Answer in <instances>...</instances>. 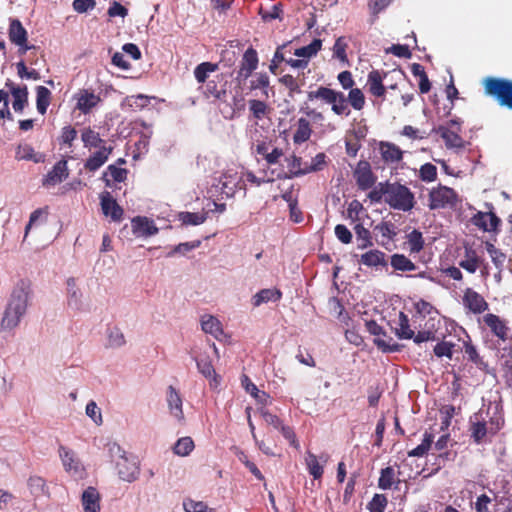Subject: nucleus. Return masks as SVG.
Wrapping results in <instances>:
<instances>
[{
  "mask_svg": "<svg viewBox=\"0 0 512 512\" xmlns=\"http://www.w3.org/2000/svg\"><path fill=\"white\" fill-rule=\"evenodd\" d=\"M309 101L320 100L323 104L331 106L332 112L337 116L348 117L350 115L349 105L360 111L365 106V96L360 88L349 90L347 97L341 91L326 86H319L315 90L307 92Z\"/></svg>",
  "mask_w": 512,
  "mask_h": 512,
  "instance_id": "obj_1",
  "label": "nucleus"
},
{
  "mask_svg": "<svg viewBox=\"0 0 512 512\" xmlns=\"http://www.w3.org/2000/svg\"><path fill=\"white\" fill-rule=\"evenodd\" d=\"M34 292L32 283L27 279H20L14 285L1 320V329L11 331L15 329L25 317L28 308L32 305Z\"/></svg>",
  "mask_w": 512,
  "mask_h": 512,
  "instance_id": "obj_2",
  "label": "nucleus"
},
{
  "mask_svg": "<svg viewBox=\"0 0 512 512\" xmlns=\"http://www.w3.org/2000/svg\"><path fill=\"white\" fill-rule=\"evenodd\" d=\"M108 452L115 462L119 478L125 482L136 481L140 475L139 462L134 456H128L126 451L116 442L107 445Z\"/></svg>",
  "mask_w": 512,
  "mask_h": 512,
  "instance_id": "obj_3",
  "label": "nucleus"
},
{
  "mask_svg": "<svg viewBox=\"0 0 512 512\" xmlns=\"http://www.w3.org/2000/svg\"><path fill=\"white\" fill-rule=\"evenodd\" d=\"M484 91L497 100L500 106L512 110V81L505 78L488 77L484 80Z\"/></svg>",
  "mask_w": 512,
  "mask_h": 512,
  "instance_id": "obj_4",
  "label": "nucleus"
},
{
  "mask_svg": "<svg viewBox=\"0 0 512 512\" xmlns=\"http://www.w3.org/2000/svg\"><path fill=\"white\" fill-rule=\"evenodd\" d=\"M462 121L459 118L451 119L443 125H439L433 131L441 136L447 149L462 150L469 145L461 136Z\"/></svg>",
  "mask_w": 512,
  "mask_h": 512,
  "instance_id": "obj_5",
  "label": "nucleus"
},
{
  "mask_svg": "<svg viewBox=\"0 0 512 512\" xmlns=\"http://www.w3.org/2000/svg\"><path fill=\"white\" fill-rule=\"evenodd\" d=\"M386 203L397 210L410 211L415 205L413 192L405 185L394 182L390 183Z\"/></svg>",
  "mask_w": 512,
  "mask_h": 512,
  "instance_id": "obj_6",
  "label": "nucleus"
},
{
  "mask_svg": "<svg viewBox=\"0 0 512 512\" xmlns=\"http://www.w3.org/2000/svg\"><path fill=\"white\" fill-rule=\"evenodd\" d=\"M457 200V193L452 188L439 185L430 190L428 207L431 210L453 207Z\"/></svg>",
  "mask_w": 512,
  "mask_h": 512,
  "instance_id": "obj_7",
  "label": "nucleus"
},
{
  "mask_svg": "<svg viewBox=\"0 0 512 512\" xmlns=\"http://www.w3.org/2000/svg\"><path fill=\"white\" fill-rule=\"evenodd\" d=\"M58 454L65 472L74 478H82L84 476L85 468L72 449L61 445L59 446Z\"/></svg>",
  "mask_w": 512,
  "mask_h": 512,
  "instance_id": "obj_8",
  "label": "nucleus"
},
{
  "mask_svg": "<svg viewBox=\"0 0 512 512\" xmlns=\"http://www.w3.org/2000/svg\"><path fill=\"white\" fill-rule=\"evenodd\" d=\"M226 210L225 204H218L211 201L207 204V210L202 213L182 212L179 214L181 224H202L207 219L212 220L211 215L215 213H223Z\"/></svg>",
  "mask_w": 512,
  "mask_h": 512,
  "instance_id": "obj_9",
  "label": "nucleus"
},
{
  "mask_svg": "<svg viewBox=\"0 0 512 512\" xmlns=\"http://www.w3.org/2000/svg\"><path fill=\"white\" fill-rule=\"evenodd\" d=\"M353 176L358 188L363 191L372 188L377 180V177L371 169L370 163L366 160H360L357 163Z\"/></svg>",
  "mask_w": 512,
  "mask_h": 512,
  "instance_id": "obj_10",
  "label": "nucleus"
},
{
  "mask_svg": "<svg viewBox=\"0 0 512 512\" xmlns=\"http://www.w3.org/2000/svg\"><path fill=\"white\" fill-rule=\"evenodd\" d=\"M252 149L268 166L279 163L280 158L284 156L283 149L273 146L271 141H258Z\"/></svg>",
  "mask_w": 512,
  "mask_h": 512,
  "instance_id": "obj_11",
  "label": "nucleus"
},
{
  "mask_svg": "<svg viewBox=\"0 0 512 512\" xmlns=\"http://www.w3.org/2000/svg\"><path fill=\"white\" fill-rule=\"evenodd\" d=\"M166 402L170 415L176 419L179 424H184L183 400L180 393L173 386H169L167 389Z\"/></svg>",
  "mask_w": 512,
  "mask_h": 512,
  "instance_id": "obj_12",
  "label": "nucleus"
},
{
  "mask_svg": "<svg viewBox=\"0 0 512 512\" xmlns=\"http://www.w3.org/2000/svg\"><path fill=\"white\" fill-rule=\"evenodd\" d=\"M9 39L12 43L19 46L20 54H25L34 47L27 45V31L18 19H13L10 22Z\"/></svg>",
  "mask_w": 512,
  "mask_h": 512,
  "instance_id": "obj_13",
  "label": "nucleus"
},
{
  "mask_svg": "<svg viewBox=\"0 0 512 512\" xmlns=\"http://www.w3.org/2000/svg\"><path fill=\"white\" fill-rule=\"evenodd\" d=\"M259 58L257 51L253 47H249L243 54L240 68L238 70V78L248 79L253 71L258 67Z\"/></svg>",
  "mask_w": 512,
  "mask_h": 512,
  "instance_id": "obj_14",
  "label": "nucleus"
},
{
  "mask_svg": "<svg viewBox=\"0 0 512 512\" xmlns=\"http://www.w3.org/2000/svg\"><path fill=\"white\" fill-rule=\"evenodd\" d=\"M463 304L474 314L483 313L488 309V303L478 292L467 288L463 295Z\"/></svg>",
  "mask_w": 512,
  "mask_h": 512,
  "instance_id": "obj_15",
  "label": "nucleus"
},
{
  "mask_svg": "<svg viewBox=\"0 0 512 512\" xmlns=\"http://www.w3.org/2000/svg\"><path fill=\"white\" fill-rule=\"evenodd\" d=\"M483 263V259L478 255L477 251L469 244H464V255L459 261V266L467 272L473 274Z\"/></svg>",
  "mask_w": 512,
  "mask_h": 512,
  "instance_id": "obj_16",
  "label": "nucleus"
},
{
  "mask_svg": "<svg viewBox=\"0 0 512 512\" xmlns=\"http://www.w3.org/2000/svg\"><path fill=\"white\" fill-rule=\"evenodd\" d=\"M113 151V147H100L97 151L92 153L85 161L84 168L89 172H95L102 167L108 160Z\"/></svg>",
  "mask_w": 512,
  "mask_h": 512,
  "instance_id": "obj_17",
  "label": "nucleus"
},
{
  "mask_svg": "<svg viewBox=\"0 0 512 512\" xmlns=\"http://www.w3.org/2000/svg\"><path fill=\"white\" fill-rule=\"evenodd\" d=\"M158 233L157 226H124L120 230V237L128 240L146 239Z\"/></svg>",
  "mask_w": 512,
  "mask_h": 512,
  "instance_id": "obj_18",
  "label": "nucleus"
},
{
  "mask_svg": "<svg viewBox=\"0 0 512 512\" xmlns=\"http://www.w3.org/2000/svg\"><path fill=\"white\" fill-rule=\"evenodd\" d=\"M387 76V72L372 70L368 74L367 85L370 94L375 97L383 98L386 93V87L383 85V79Z\"/></svg>",
  "mask_w": 512,
  "mask_h": 512,
  "instance_id": "obj_19",
  "label": "nucleus"
},
{
  "mask_svg": "<svg viewBox=\"0 0 512 512\" xmlns=\"http://www.w3.org/2000/svg\"><path fill=\"white\" fill-rule=\"evenodd\" d=\"M23 240L45 246L52 241V236L46 235L45 226H26Z\"/></svg>",
  "mask_w": 512,
  "mask_h": 512,
  "instance_id": "obj_20",
  "label": "nucleus"
},
{
  "mask_svg": "<svg viewBox=\"0 0 512 512\" xmlns=\"http://www.w3.org/2000/svg\"><path fill=\"white\" fill-rule=\"evenodd\" d=\"M288 161V172L280 169L276 177L279 179L283 178H294L307 174L306 172V163H302V159L296 155H292Z\"/></svg>",
  "mask_w": 512,
  "mask_h": 512,
  "instance_id": "obj_21",
  "label": "nucleus"
},
{
  "mask_svg": "<svg viewBox=\"0 0 512 512\" xmlns=\"http://www.w3.org/2000/svg\"><path fill=\"white\" fill-rule=\"evenodd\" d=\"M76 99V108L80 110L83 114L89 113L101 101L99 95H96L94 92L86 89L81 90L76 96Z\"/></svg>",
  "mask_w": 512,
  "mask_h": 512,
  "instance_id": "obj_22",
  "label": "nucleus"
},
{
  "mask_svg": "<svg viewBox=\"0 0 512 512\" xmlns=\"http://www.w3.org/2000/svg\"><path fill=\"white\" fill-rule=\"evenodd\" d=\"M6 87L9 88L13 96V109L16 112H22L25 106L28 104V89L24 87H16L13 82L7 80Z\"/></svg>",
  "mask_w": 512,
  "mask_h": 512,
  "instance_id": "obj_23",
  "label": "nucleus"
},
{
  "mask_svg": "<svg viewBox=\"0 0 512 512\" xmlns=\"http://www.w3.org/2000/svg\"><path fill=\"white\" fill-rule=\"evenodd\" d=\"M81 502L84 512H99L100 510V495L94 487H88L83 491Z\"/></svg>",
  "mask_w": 512,
  "mask_h": 512,
  "instance_id": "obj_24",
  "label": "nucleus"
},
{
  "mask_svg": "<svg viewBox=\"0 0 512 512\" xmlns=\"http://www.w3.org/2000/svg\"><path fill=\"white\" fill-rule=\"evenodd\" d=\"M488 211H476L471 206L467 207V210L470 212V224H486V219L489 218L490 224H500L501 219L492 211V205L486 204Z\"/></svg>",
  "mask_w": 512,
  "mask_h": 512,
  "instance_id": "obj_25",
  "label": "nucleus"
},
{
  "mask_svg": "<svg viewBox=\"0 0 512 512\" xmlns=\"http://www.w3.org/2000/svg\"><path fill=\"white\" fill-rule=\"evenodd\" d=\"M81 140L83 142V146L88 150L93 148L107 147L106 141L100 137V134L96 132L91 127H85L81 131Z\"/></svg>",
  "mask_w": 512,
  "mask_h": 512,
  "instance_id": "obj_26",
  "label": "nucleus"
},
{
  "mask_svg": "<svg viewBox=\"0 0 512 512\" xmlns=\"http://www.w3.org/2000/svg\"><path fill=\"white\" fill-rule=\"evenodd\" d=\"M101 206L103 213L106 216H110L113 221H120L123 209L117 204L116 200L113 199L109 193L102 196Z\"/></svg>",
  "mask_w": 512,
  "mask_h": 512,
  "instance_id": "obj_27",
  "label": "nucleus"
},
{
  "mask_svg": "<svg viewBox=\"0 0 512 512\" xmlns=\"http://www.w3.org/2000/svg\"><path fill=\"white\" fill-rule=\"evenodd\" d=\"M484 323L491 329L493 334L500 338L501 340H505L507 338V326L505 323L499 318V316L495 314H486L483 317Z\"/></svg>",
  "mask_w": 512,
  "mask_h": 512,
  "instance_id": "obj_28",
  "label": "nucleus"
},
{
  "mask_svg": "<svg viewBox=\"0 0 512 512\" xmlns=\"http://www.w3.org/2000/svg\"><path fill=\"white\" fill-rule=\"evenodd\" d=\"M66 285L68 305L74 309H80L82 306L83 294L76 283V279L73 277L68 278L66 281Z\"/></svg>",
  "mask_w": 512,
  "mask_h": 512,
  "instance_id": "obj_29",
  "label": "nucleus"
},
{
  "mask_svg": "<svg viewBox=\"0 0 512 512\" xmlns=\"http://www.w3.org/2000/svg\"><path fill=\"white\" fill-rule=\"evenodd\" d=\"M68 177L67 161L62 159L58 161L53 169L47 174L45 182L50 185H55L62 182Z\"/></svg>",
  "mask_w": 512,
  "mask_h": 512,
  "instance_id": "obj_30",
  "label": "nucleus"
},
{
  "mask_svg": "<svg viewBox=\"0 0 512 512\" xmlns=\"http://www.w3.org/2000/svg\"><path fill=\"white\" fill-rule=\"evenodd\" d=\"M380 152L386 163L399 162L403 157V151L397 145L389 142H381Z\"/></svg>",
  "mask_w": 512,
  "mask_h": 512,
  "instance_id": "obj_31",
  "label": "nucleus"
},
{
  "mask_svg": "<svg viewBox=\"0 0 512 512\" xmlns=\"http://www.w3.org/2000/svg\"><path fill=\"white\" fill-rule=\"evenodd\" d=\"M279 82L288 90V96L293 97L295 94L302 93L301 86L304 85V73H302V79H300V75L294 77L285 74L279 78Z\"/></svg>",
  "mask_w": 512,
  "mask_h": 512,
  "instance_id": "obj_32",
  "label": "nucleus"
},
{
  "mask_svg": "<svg viewBox=\"0 0 512 512\" xmlns=\"http://www.w3.org/2000/svg\"><path fill=\"white\" fill-rule=\"evenodd\" d=\"M312 128L308 119L301 117L297 121V128L293 134V142L302 144L308 141L312 135Z\"/></svg>",
  "mask_w": 512,
  "mask_h": 512,
  "instance_id": "obj_33",
  "label": "nucleus"
},
{
  "mask_svg": "<svg viewBox=\"0 0 512 512\" xmlns=\"http://www.w3.org/2000/svg\"><path fill=\"white\" fill-rule=\"evenodd\" d=\"M281 297L282 293L278 289H262L253 296L252 304L254 307H259L269 301L276 302L280 300Z\"/></svg>",
  "mask_w": 512,
  "mask_h": 512,
  "instance_id": "obj_34",
  "label": "nucleus"
},
{
  "mask_svg": "<svg viewBox=\"0 0 512 512\" xmlns=\"http://www.w3.org/2000/svg\"><path fill=\"white\" fill-rule=\"evenodd\" d=\"M326 463V459H323L322 463L318 457L311 453L307 452L305 456V464L307 470L310 475L313 476L314 479H320L324 473L323 464Z\"/></svg>",
  "mask_w": 512,
  "mask_h": 512,
  "instance_id": "obj_35",
  "label": "nucleus"
},
{
  "mask_svg": "<svg viewBox=\"0 0 512 512\" xmlns=\"http://www.w3.org/2000/svg\"><path fill=\"white\" fill-rule=\"evenodd\" d=\"M201 327L205 333L211 334L216 339L223 335L220 321L212 315H205L201 318Z\"/></svg>",
  "mask_w": 512,
  "mask_h": 512,
  "instance_id": "obj_36",
  "label": "nucleus"
},
{
  "mask_svg": "<svg viewBox=\"0 0 512 512\" xmlns=\"http://www.w3.org/2000/svg\"><path fill=\"white\" fill-rule=\"evenodd\" d=\"M218 70V64L212 62H202L194 69V77L199 84H205L210 73Z\"/></svg>",
  "mask_w": 512,
  "mask_h": 512,
  "instance_id": "obj_37",
  "label": "nucleus"
},
{
  "mask_svg": "<svg viewBox=\"0 0 512 512\" xmlns=\"http://www.w3.org/2000/svg\"><path fill=\"white\" fill-rule=\"evenodd\" d=\"M498 429L499 426H497L494 429L491 428L490 432L494 434ZM488 432L489 429L487 428L486 422L479 420L478 417L476 416L475 421H473L471 425V436L474 439V441L476 443H481Z\"/></svg>",
  "mask_w": 512,
  "mask_h": 512,
  "instance_id": "obj_38",
  "label": "nucleus"
},
{
  "mask_svg": "<svg viewBox=\"0 0 512 512\" xmlns=\"http://www.w3.org/2000/svg\"><path fill=\"white\" fill-rule=\"evenodd\" d=\"M51 102V92L45 86H37L36 88V107L37 111L44 115Z\"/></svg>",
  "mask_w": 512,
  "mask_h": 512,
  "instance_id": "obj_39",
  "label": "nucleus"
},
{
  "mask_svg": "<svg viewBox=\"0 0 512 512\" xmlns=\"http://www.w3.org/2000/svg\"><path fill=\"white\" fill-rule=\"evenodd\" d=\"M196 365L198 371L207 379L211 381V386L217 387L218 385V376L215 372L214 367L212 366L211 361L207 359H196Z\"/></svg>",
  "mask_w": 512,
  "mask_h": 512,
  "instance_id": "obj_40",
  "label": "nucleus"
},
{
  "mask_svg": "<svg viewBox=\"0 0 512 512\" xmlns=\"http://www.w3.org/2000/svg\"><path fill=\"white\" fill-rule=\"evenodd\" d=\"M411 73L415 77H419V90L422 94H426L431 89V83L425 72L424 67L419 63H413L411 65Z\"/></svg>",
  "mask_w": 512,
  "mask_h": 512,
  "instance_id": "obj_41",
  "label": "nucleus"
},
{
  "mask_svg": "<svg viewBox=\"0 0 512 512\" xmlns=\"http://www.w3.org/2000/svg\"><path fill=\"white\" fill-rule=\"evenodd\" d=\"M321 47L322 41L320 39H314L309 45L296 49L294 55L309 61L311 57L315 56L321 50Z\"/></svg>",
  "mask_w": 512,
  "mask_h": 512,
  "instance_id": "obj_42",
  "label": "nucleus"
},
{
  "mask_svg": "<svg viewBox=\"0 0 512 512\" xmlns=\"http://www.w3.org/2000/svg\"><path fill=\"white\" fill-rule=\"evenodd\" d=\"M15 158L17 160H31L35 163L41 161V155L35 153L34 148L29 144H20L16 148Z\"/></svg>",
  "mask_w": 512,
  "mask_h": 512,
  "instance_id": "obj_43",
  "label": "nucleus"
},
{
  "mask_svg": "<svg viewBox=\"0 0 512 512\" xmlns=\"http://www.w3.org/2000/svg\"><path fill=\"white\" fill-rule=\"evenodd\" d=\"M194 441L191 437H182L177 440L173 446V452L177 456L185 457L188 456L194 449Z\"/></svg>",
  "mask_w": 512,
  "mask_h": 512,
  "instance_id": "obj_44",
  "label": "nucleus"
},
{
  "mask_svg": "<svg viewBox=\"0 0 512 512\" xmlns=\"http://www.w3.org/2000/svg\"><path fill=\"white\" fill-rule=\"evenodd\" d=\"M248 104L253 118L257 120H261L270 112L269 106L264 101L251 99Z\"/></svg>",
  "mask_w": 512,
  "mask_h": 512,
  "instance_id": "obj_45",
  "label": "nucleus"
},
{
  "mask_svg": "<svg viewBox=\"0 0 512 512\" xmlns=\"http://www.w3.org/2000/svg\"><path fill=\"white\" fill-rule=\"evenodd\" d=\"M241 180L236 177V175L224 174L221 180V190L225 195L233 196L236 192L237 186L240 184Z\"/></svg>",
  "mask_w": 512,
  "mask_h": 512,
  "instance_id": "obj_46",
  "label": "nucleus"
},
{
  "mask_svg": "<svg viewBox=\"0 0 512 512\" xmlns=\"http://www.w3.org/2000/svg\"><path fill=\"white\" fill-rule=\"evenodd\" d=\"M384 257H385L384 253H382L378 250H371V251L364 253L361 256V262L364 265L370 266V267L384 265L385 264Z\"/></svg>",
  "mask_w": 512,
  "mask_h": 512,
  "instance_id": "obj_47",
  "label": "nucleus"
},
{
  "mask_svg": "<svg viewBox=\"0 0 512 512\" xmlns=\"http://www.w3.org/2000/svg\"><path fill=\"white\" fill-rule=\"evenodd\" d=\"M396 335L401 339H412L414 331L410 328L409 319L403 312L399 313V327L396 328Z\"/></svg>",
  "mask_w": 512,
  "mask_h": 512,
  "instance_id": "obj_48",
  "label": "nucleus"
},
{
  "mask_svg": "<svg viewBox=\"0 0 512 512\" xmlns=\"http://www.w3.org/2000/svg\"><path fill=\"white\" fill-rule=\"evenodd\" d=\"M391 265L396 270L401 271H414L415 264L402 254H394L391 258Z\"/></svg>",
  "mask_w": 512,
  "mask_h": 512,
  "instance_id": "obj_49",
  "label": "nucleus"
},
{
  "mask_svg": "<svg viewBox=\"0 0 512 512\" xmlns=\"http://www.w3.org/2000/svg\"><path fill=\"white\" fill-rule=\"evenodd\" d=\"M364 215L365 209L358 200H353L349 203L347 208V217L352 222H359L358 224H362L361 221Z\"/></svg>",
  "mask_w": 512,
  "mask_h": 512,
  "instance_id": "obj_50",
  "label": "nucleus"
},
{
  "mask_svg": "<svg viewBox=\"0 0 512 512\" xmlns=\"http://www.w3.org/2000/svg\"><path fill=\"white\" fill-rule=\"evenodd\" d=\"M389 182L379 183L378 185L374 186L373 189L368 193V198L371 200V202L379 203L384 199L386 202L387 195H388V186Z\"/></svg>",
  "mask_w": 512,
  "mask_h": 512,
  "instance_id": "obj_51",
  "label": "nucleus"
},
{
  "mask_svg": "<svg viewBox=\"0 0 512 512\" xmlns=\"http://www.w3.org/2000/svg\"><path fill=\"white\" fill-rule=\"evenodd\" d=\"M395 481V471L392 467H386L382 469L381 475L378 481V486L380 489L387 490L390 489Z\"/></svg>",
  "mask_w": 512,
  "mask_h": 512,
  "instance_id": "obj_52",
  "label": "nucleus"
},
{
  "mask_svg": "<svg viewBox=\"0 0 512 512\" xmlns=\"http://www.w3.org/2000/svg\"><path fill=\"white\" fill-rule=\"evenodd\" d=\"M355 229L358 248L365 249L368 246H371L372 241L369 230H367L364 226H355Z\"/></svg>",
  "mask_w": 512,
  "mask_h": 512,
  "instance_id": "obj_53",
  "label": "nucleus"
},
{
  "mask_svg": "<svg viewBox=\"0 0 512 512\" xmlns=\"http://www.w3.org/2000/svg\"><path fill=\"white\" fill-rule=\"evenodd\" d=\"M77 137V130L71 125L64 126L61 130L59 143L67 145L69 148L73 146V141Z\"/></svg>",
  "mask_w": 512,
  "mask_h": 512,
  "instance_id": "obj_54",
  "label": "nucleus"
},
{
  "mask_svg": "<svg viewBox=\"0 0 512 512\" xmlns=\"http://www.w3.org/2000/svg\"><path fill=\"white\" fill-rule=\"evenodd\" d=\"M183 508L185 512H213V509L209 508L204 502L193 499H185Z\"/></svg>",
  "mask_w": 512,
  "mask_h": 512,
  "instance_id": "obj_55",
  "label": "nucleus"
},
{
  "mask_svg": "<svg viewBox=\"0 0 512 512\" xmlns=\"http://www.w3.org/2000/svg\"><path fill=\"white\" fill-rule=\"evenodd\" d=\"M486 250L491 257L492 262L497 268L503 266L506 255L502 253L499 249H497L492 243L486 242Z\"/></svg>",
  "mask_w": 512,
  "mask_h": 512,
  "instance_id": "obj_56",
  "label": "nucleus"
},
{
  "mask_svg": "<svg viewBox=\"0 0 512 512\" xmlns=\"http://www.w3.org/2000/svg\"><path fill=\"white\" fill-rule=\"evenodd\" d=\"M126 343L124 334L119 328H112L108 333V344L112 348H120Z\"/></svg>",
  "mask_w": 512,
  "mask_h": 512,
  "instance_id": "obj_57",
  "label": "nucleus"
},
{
  "mask_svg": "<svg viewBox=\"0 0 512 512\" xmlns=\"http://www.w3.org/2000/svg\"><path fill=\"white\" fill-rule=\"evenodd\" d=\"M346 48L347 43L345 42L344 37L337 38L333 46V56L343 63L348 62Z\"/></svg>",
  "mask_w": 512,
  "mask_h": 512,
  "instance_id": "obj_58",
  "label": "nucleus"
},
{
  "mask_svg": "<svg viewBox=\"0 0 512 512\" xmlns=\"http://www.w3.org/2000/svg\"><path fill=\"white\" fill-rule=\"evenodd\" d=\"M201 244V241L200 240H195V241H191V242H184V243H180L178 244L177 246H175L168 254H167V257H172L174 256L175 254L179 253V254H182V255H185L187 254L189 251L193 250V249H196L200 246Z\"/></svg>",
  "mask_w": 512,
  "mask_h": 512,
  "instance_id": "obj_59",
  "label": "nucleus"
},
{
  "mask_svg": "<svg viewBox=\"0 0 512 512\" xmlns=\"http://www.w3.org/2000/svg\"><path fill=\"white\" fill-rule=\"evenodd\" d=\"M419 177L422 181L432 182L437 178V168L431 163H425L419 170Z\"/></svg>",
  "mask_w": 512,
  "mask_h": 512,
  "instance_id": "obj_60",
  "label": "nucleus"
},
{
  "mask_svg": "<svg viewBox=\"0 0 512 512\" xmlns=\"http://www.w3.org/2000/svg\"><path fill=\"white\" fill-rule=\"evenodd\" d=\"M326 166V155L324 153H318L315 157L312 158L311 163H306V172H318L324 169Z\"/></svg>",
  "mask_w": 512,
  "mask_h": 512,
  "instance_id": "obj_61",
  "label": "nucleus"
},
{
  "mask_svg": "<svg viewBox=\"0 0 512 512\" xmlns=\"http://www.w3.org/2000/svg\"><path fill=\"white\" fill-rule=\"evenodd\" d=\"M28 487L32 494L41 495L45 492L46 483L42 477L31 476L28 479Z\"/></svg>",
  "mask_w": 512,
  "mask_h": 512,
  "instance_id": "obj_62",
  "label": "nucleus"
},
{
  "mask_svg": "<svg viewBox=\"0 0 512 512\" xmlns=\"http://www.w3.org/2000/svg\"><path fill=\"white\" fill-rule=\"evenodd\" d=\"M408 243L410 246V250L412 252H419L423 248V245H424L422 233L418 232L417 230H413L408 235Z\"/></svg>",
  "mask_w": 512,
  "mask_h": 512,
  "instance_id": "obj_63",
  "label": "nucleus"
},
{
  "mask_svg": "<svg viewBox=\"0 0 512 512\" xmlns=\"http://www.w3.org/2000/svg\"><path fill=\"white\" fill-rule=\"evenodd\" d=\"M387 505V498L381 494H375L369 503L370 512H384Z\"/></svg>",
  "mask_w": 512,
  "mask_h": 512,
  "instance_id": "obj_64",
  "label": "nucleus"
}]
</instances>
